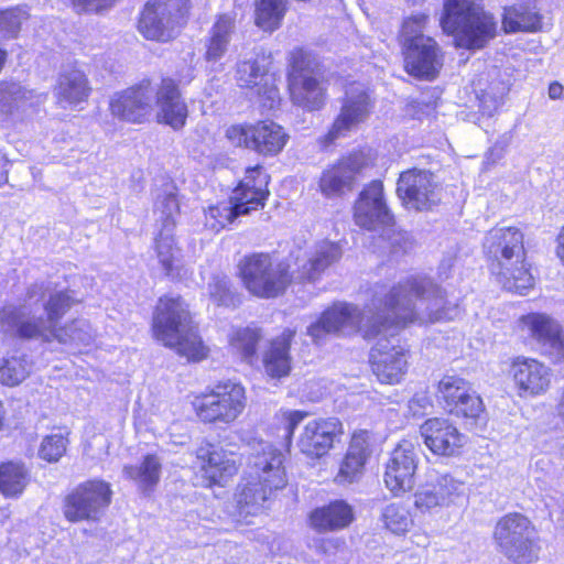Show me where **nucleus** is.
<instances>
[{
	"instance_id": "1",
	"label": "nucleus",
	"mask_w": 564,
	"mask_h": 564,
	"mask_svg": "<svg viewBox=\"0 0 564 564\" xmlns=\"http://www.w3.org/2000/svg\"><path fill=\"white\" fill-rule=\"evenodd\" d=\"M458 305L447 300L441 288L424 275H410L387 290L375 291L370 303L362 310L355 304L337 302L326 308L319 318L307 327V335L319 345L328 335L377 338L388 322L430 324L453 319Z\"/></svg>"
},
{
	"instance_id": "2",
	"label": "nucleus",
	"mask_w": 564,
	"mask_h": 564,
	"mask_svg": "<svg viewBox=\"0 0 564 564\" xmlns=\"http://www.w3.org/2000/svg\"><path fill=\"white\" fill-rule=\"evenodd\" d=\"M341 257L338 243L324 240L314 251L302 259L297 272H290V265L269 253H252L239 262V271L247 290L258 297L271 299L282 294L291 281L315 280L327 267Z\"/></svg>"
},
{
	"instance_id": "3",
	"label": "nucleus",
	"mask_w": 564,
	"mask_h": 564,
	"mask_svg": "<svg viewBox=\"0 0 564 564\" xmlns=\"http://www.w3.org/2000/svg\"><path fill=\"white\" fill-rule=\"evenodd\" d=\"M47 289L44 283H35L28 289L22 305H6L0 311L1 327L20 338L51 344L58 322L79 300L74 292L62 290L42 301Z\"/></svg>"
},
{
	"instance_id": "4",
	"label": "nucleus",
	"mask_w": 564,
	"mask_h": 564,
	"mask_svg": "<svg viewBox=\"0 0 564 564\" xmlns=\"http://www.w3.org/2000/svg\"><path fill=\"white\" fill-rule=\"evenodd\" d=\"M523 239V232L517 227H495L486 234L482 243L496 281L505 290L520 295L527 294L534 284Z\"/></svg>"
},
{
	"instance_id": "5",
	"label": "nucleus",
	"mask_w": 564,
	"mask_h": 564,
	"mask_svg": "<svg viewBox=\"0 0 564 564\" xmlns=\"http://www.w3.org/2000/svg\"><path fill=\"white\" fill-rule=\"evenodd\" d=\"M249 477L237 500L239 514L243 517L261 512L272 494L285 487L282 452L271 443L259 442L252 454Z\"/></svg>"
},
{
	"instance_id": "6",
	"label": "nucleus",
	"mask_w": 564,
	"mask_h": 564,
	"mask_svg": "<svg viewBox=\"0 0 564 564\" xmlns=\"http://www.w3.org/2000/svg\"><path fill=\"white\" fill-rule=\"evenodd\" d=\"M354 209L356 225L369 231L381 230L373 246V252L397 259L408 251L410 246L408 234L394 228L393 216L387 206L381 182L373 181L365 187Z\"/></svg>"
},
{
	"instance_id": "7",
	"label": "nucleus",
	"mask_w": 564,
	"mask_h": 564,
	"mask_svg": "<svg viewBox=\"0 0 564 564\" xmlns=\"http://www.w3.org/2000/svg\"><path fill=\"white\" fill-rule=\"evenodd\" d=\"M152 326L156 339L174 348L180 356L191 361L206 358L208 349L192 325L187 304L181 297H161Z\"/></svg>"
},
{
	"instance_id": "8",
	"label": "nucleus",
	"mask_w": 564,
	"mask_h": 564,
	"mask_svg": "<svg viewBox=\"0 0 564 564\" xmlns=\"http://www.w3.org/2000/svg\"><path fill=\"white\" fill-rule=\"evenodd\" d=\"M441 25L454 35L457 46L471 50L484 47L495 36L497 24L479 0H446Z\"/></svg>"
},
{
	"instance_id": "9",
	"label": "nucleus",
	"mask_w": 564,
	"mask_h": 564,
	"mask_svg": "<svg viewBox=\"0 0 564 564\" xmlns=\"http://www.w3.org/2000/svg\"><path fill=\"white\" fill-rule=\"evenodd\" d=\"M267 185L268 176L261 166L247 169L245 178L235 188L230 199L212 205L205 210V226L219 231L237 217L262 208L268 195Z\"/></svg>"
},
{
	"instance_id": "10",
	"label": "nucleus",
	"mask_w": 564,
	"mask_h": 564,
	"mask_svg": "<svg viewBox=\"0 0 564 564\" xmlns=\"http://www.w3.org/2000/svg\"><path fill=\"white\" fill-rule=\"evenodd\" d=\"M192 404L202 422L228 425L245 411L246 390L242 384L231 380L218 382L196 395Z\"/></svg>"
},
{
	"instance_id": "11",
	"label": "nucleus",
	"mask_w": 564,
	"mask_h": 564,
	"mask_svg": "<svg viewBox=\"0 0 564 564\" xmlns=\"http://www.w3.org/2000/svg\"><path fill=\"white\" fill-rule=\"evenodd\" d=\"M189 0H149L141 12L138 30L150 41L166 43L186 22Z\"/></svg>"
},
{
	"instance_id": "12",
	"label": "nucleus",
	"mask_w": 564,
	"mask_h": 564,
	"mask_svg": "<svg viewBox=\"0 0 564 564\" xmlns=\"http://www.w3.org/2000/svg\"><path fill=\"white\" fill-rule=\"evenodd\" d=\"M411 323H397L388 318L386 327L377 337L376 345L371 348L370 362L372 371L382 383H399L406 373L409 361L408 350L400 345L395 336V327H404ZM421 325L420 323H416Z\"/></svg>"
},
{
	"instance_id": "13",
	"label": "nucleus",
	"mask_w": 564,
	"mask_h": 564,
	"mask_svg": "<svg viewBox=\"0 0 564 564\" xmlns=\"http://www.w3.org/2000/svg\"><path fill=\"white\" fill-rule=\"evenodd\" d=\"M289 62L288 80L293 104L307 110L321 109L325 104V88L314 76L315 58L303 48H294Z\"/></svg>"
},
{
	"instance_id": "14",
	"label": "nucleus",
	"mask_w": 564,
	"mask_h": 564,
	"mask_svg": "<svg viewBox=\"0 0 564 564\" xmlns=\"http://www.w3.org/2000/svg\"><path fill=\"white\" fill-rule=\"evenodd\" d=\"M495 539L513 564H532L538 560L534 529L522 514L510 513L500 519L495 529Z\"/></svg>"
},
{
	"instance_id": "15",
	"label": "nucleus",
	"mask_w": 564,
	"mask_h": 564,
	"mask_svg": "<svg viewBox=\"0 0 564 564\" xmlns=\"http://www.w3.org/2000/svg\"><path fill=\"white\" fill-rule=\"evenodd\" d=\"M225 137L234 147L252 150L265 156L279 154L289 140L283 127L270 120L254 124H231L226 128Z\"/></svg>"
},
{
	"instance_id": "16",
	"label": "nucleus",
	"mask_w": 564,
	"mask_h": 564,
	"mask_svg": "<svg viewBox=\"0 0 564 564\" xmlns=\"http://www.w3.org/2000/svg\"><path fill=\"white\" fill-rule=\"evenodd\" d=\"M111 489L104 480H88L76 487L64 501L63 512L72 522L98 520L111 501Z\"/></svg>"
},
{
	"instance_id": "17",
	"label": "nucleus",
	"mask_w": 564,
	"mask_h": 564,
	"mask_svg": "<svg viewBox=\"0 0 564 564\" xmlns=\"http://www.w3.org/2000/svg\"><path fill=\"white\" fill-rule=\"evenodd\" d=\"M419 462L420 445L411 440H402L389 454L384 464L383 481L394 496L413 489Z\"/></svg>"
},
{
	"instance_id": "18",
	"label": "nucleus",
	"mask_w": 564,
	"mask_h": 564,
	"mask_svg": "<svg viewBox=\"0 0 564 564\" xmlns=\"http://www.w3.org/2000/svg\"><path fill=\"white\" fill-rule=\"evenodd\" d=\"M398 196L408 209L429 210L441 200L440 186L433 173L411 169L400 174L397 185Z\"/></svg>"
},
{
	"instance_id": "19",
	"label": "nucleus",
	"mask_w": 564,
	"mask_h": 564,
	"mask_svg": "<svg viewBox=\"0 0 564 564\" xmlns=\"http://www.w3.org/2000/svg\"><path fill=\"white\" fill-rule=\"evenodd\" d=\"M155 208L164 216L162 228L155 238L158 259L167 275L173 276L180 263V249L174 242V215L178 212V202L171 186L158 194Z\"/></svg>"
},
{
	"instance_id": "20",
	"label": "nucleus",
	"mask_w": 564,
	"mask_h": 564,
	"mask_svg": "<svg viewBox=\"0 0 564 564\" xmlns=\"http://www.w3.org/2000/svg\"><path fill=\"white\" fill-rule=\"evenodd\" d=\"M371 107L370 97L364 85L351 84L346 90L340 112L324 138V144L328 145L335 140L356 131L369 117Z\"/></svg>"
},
{
	"instance_id": "21",
	"label": "nucleus",
	"mask_w": 564,
	"mask_h": 564,
	"mask_svg": "<svg viewBox=\"0 0 564 564\" xmlns=\"http://www.w3.org/2000/svg\"><path fill=\"white\" fill-rule=\"evenodd\" d=\"M464 488L452 475L431 471L414 494V507L420 512L448 507L464 496Z\"/></svg>"
},
{
	"instance_id": "22",
	"label": "nucleus",
	"mask_w": 564,
	"mask_h": 564,
	"mask_svg": "<svg viewBox=\"0 0 564 564\" xmlns=\"http://www.w3.org/2000/svg\"><path fill=\"white\" fill-rule=\"evenodd\" d=\"M519 326L539 345L542 355L553 362L564 361V335L553 317L544 313H529L520 317Z\"/></svg>"
},
{
	"instance_id": "23",
	"label": "nucleus",
	"mask_w": 564,
	"mask_h": 564,
	"mask_svg": "<svg viewBox=\"0 0 564 564\" xmlns=\"http://www.w3.org/2000/svg\"><path fill=\"white\" fill-rule=\"evenodd\" d=\"M369 164L364 152H354L325 169L319 178V191L327 197H339L352 188L356 176Z\"/></svg>"
},
{
	"instance_id": "24",
	"label": "nucleus",
	"mask_w": 564,
	"mask_h": 564,
	"mask_svg": "<svg viewBox=\"0 0 564 564\" xmlns=\"http://www.w3.org/2000/svg\"><path fill=\"white\" fill-rule=\"evenodd\" d=\"M154 87L142 83L116 94L110 101L111 113L131 123H142L154 109Z\"/></svg>"
},
{
	"instance_id": "25",
	"label": "nucleus",
	"mask_w": 564,
	"mask_h": 564,
	"mask_svg": "<svg viewBox=\"0 0 564 564\" xmlns=\"http://www.w3.org/2000/svg\"><path fill=\"white\" fill-rule=\"evenodd\" d=\"M437 392L445 409L457 416L477 417L482 411V401L468 381L457 376H445L438 382Z\"/></svg>"
},
{
	"instance_id": "26",
	"label": "nucleus",
	"mask_w": 564,
	"mask_h": 564,
	"mask_svg": "<svg viewBox=\"0 0 564 564\" xmlns=\"http://www.w3.org/2000/svg\"><path fill=\"white\" fill-rule=\"evenodd\" d=\"M509 373L513 380L518 395L521 398L544 394L551 386V369L534 358H514L511 362Z\"/></svg>"
},
{
	"instance_id": "27",
	"label": "nucleus",
	"mask_w": 564,
	"mask_h": 564,
	"mask_svg": "<svg viewBox=\"0 0 564 564\" xmlns=\"http://www.w3.org/2000/svg\"><path fill=\"white\" fill-rule=\"evenodd\" d=\"M406 72L420 79L433 80L443 67V53L432 37H419L404 48Z\"/></svg>"
},
{
	"instance_id": "28",
	"label": "nucleus",
	"mask_w": 564,
	"mask_h": 564,
	"mask_svg": "<svg viewBox=\"0 0 564 564\" xmlns=\"http://www.w3.org/2000/svg\"><path fill=\"white\" fill-rule=\"evenodd\" d=\"M424 445L436 456L453 457L460 453L466 436L448 419H427L420 426Z\"/></svg>"
},
{
	"instance_id": "29",
	"label": "nucleus",
	"mask_w": 564,
	"mask_h": 564,
	"mask_svg": "<svg viewBox=\"0 0 564 564\" xmlns=\"http://www.w3.org/2000/svg\"><path fill=\"white\" fill-rule=\"evenodd\" d=\"M269 65V56L257 53L238 63L236 79L240 87L256 88V93L264 100L263 106L272 108L279 98V91L270 80Z\"/></svg>"
},
{
	"instance_id": "30",
	"label": "nucleus",
	"mask_w": 564,
	"mask_h": 564,
	"mask_svg": "<svg viewBox=\"0 0 564 564\" xmlns=\"http://www.w3.org/2000/svg\"><path fill=\"white\" fill-rule=\"evenodd\" d=\"M343 434V424L336 417L317 419L305 424L300 434L297 446L305 456L321 458L334 445L335 440Z\"/></svg>"
},
{
	"instance_id": "31",
	"label": "nucleus",
	"mask_w": 564,
	"mask_h": 564,
	"mask_svg": "<svg viewBox=\"0 0 564 564\" xmlns=\"http://www.w3.org/2000/svg\"><path fill=\"white\" fill-rule=\"evenodd\" d=\"M154 90L158 122L167 124L174 130L182 129L186 122L188 111L176 83L171 78H163Z\"/></svg>"
},
{
	"instance_id": "32",
	"label": "nucleus",
	"mask_w": 564,
	"mask_h": 564,
	"mask_svg": "<svg viewBox=\"0 0 564 564\" xmlns=\"http://www.w3.org/2000/svg\"><path fill=\"white\" fill-rule=\"evenodd\" d=\"M371 435L361 430L352 434L347 453L335 476L338 485L358 482L365 473V466L371 455Z\"/></svg>"
},
{
	"instance_id": "33",
	"label": "nucleus",
	"mask_w": 564,
	"mask_h": 564,
	"mask_svg": "<svg viewBox=\"0 0 564 564\" xmlns=\"http://www.w3.org/2000/svg\"><path fill=\"white\" fill-rule=\"evenodd\" d=\"M90 90L91 88L85 73L74 66H69L59 73L54 95L62 108H77L87 101Z\"/></svg>"
},
{
	"instance_id": "34",
	"label": "nucleus",
	"mask_w": 564,
	"mask_h": 564,
	"mask_svg": "<svg viewBox=\"0 0 564 564\" xmlns=\"http://www.w3.org/2000/svg\"><path fill=\"white\" fill-rule=\"evenodd\" d=\"M355 520L354 508L345 500L337 499L317 507L308 514V524L318 533L340 531Z\"/></svg>"
},
{
	"instance_id": "35",
	"label": "nucleus",
	"mask_w": 564,
	"mask_h": 564,
	"mask_svg": "<svg viewBox=\"0 0 564 564\" xmlns=\"http://www.w3.org/2000/svg\"><path fill=\"white\" fill-rule=\"evenodd\" d=\"M197 458L202 460V470L209 485L224 486L238 470L235 456L214 446L200 447Z\"/></svg>"
},
{
	"instance_id": "36",
	"label": "nucleus",
	"mask_w": 564,
	"mask_h": 564,
	"mask_svg": "<svg viewBox=\"0 0 564 564\" xmlns=\"http://www.w3.org/2000/svg\"><path fill=\"white\" fill-rule=\"evenodd\" d=\"M295 330L284 329L281 335L273 338L263 351L262 364L265 373L272 379H281L289 376L292 358L290 355L291 343Z\"/></svg>"
},
{
	"instance_id": "37",
	"label": "nucleus",
	"mask_w": 564,
	"mask_h": 564,
	"mask_svg": "<svg viewBox=\"0 0 564 564\" xmlns=\"http://www.w3.org/2000/svg\"><path fill=\"white\" fill-rule=\"evenodd\" d=\"M162 459L154 454H148L139 465L124 466L122 473L127 479L133 480L143 492H149L160 481Z\"/></svg>"
},
{
	"instance_id": "38",
	"label": "nucleus",
	"mask_w": 564,
	"mask_h": 564,
	"mask_svg": "<svg viewBox=\"0 0 564 564\" xmlns=\"http://www.w3.org/2000/svg\"><path fill=\"white\" fill-rule=\"evenodd\" d=\"M43 101V96L17 83H0V113L33 107Z\"/></svg>"
},
{
	"instance_id": "39",
	"label": "nucleus",
	"mask_w": 564,
	"mask_h": 564,
	"mask_svg": "<svg viewBox=\"0 0 564 564\" xmlns=\"http://www.w3.org/2000/svg\"><path fill=\"white\" fill-rule=\"evenodd\" d=\"M32 368L33 362L26 354L18 350L7 352L0 357V383L19 386L30 376Z\"/></svg>"
},
{
	"instance_id": "40",
	"label": "nucleus",
	"mask_w": 564,
	"mask_h": 564,
	"mask_svg": "<svg viewBox=\"0 0 564 564\" xmlns=\"http://www.w3.org/2000/svg\"><path fill=\"white\" fill-rule=\"evenodd\" d=\"M96 337V332L90 323L84 318H77L63 327H57L52 336V343L57 341L72 347H87Z\"/></svg>"
},
{
	"instance_id": "41",
	"label": "nucleus",
	"mask_w": 564,
	"mask_h": 564,
	"mask_svg": "<svg viewBox=\"0 0 564 564\" xmlns=\"http://www.w3.org/2000/svg\"><path fill=\"white\" fill-rule=\"evenodd\" d=\"M502 26L506 32H536L542 29V17L533 9L520 7L505 8Z\"/></svg>"
},
{
	"instance_id": "42",
	"label": "nucleus",
	"mask_w": 564,
	"mask_h": 564,
	"mask_svg": "<svg viewBox=\"0 0 564 564\" xmlns=\"http://www.w3.org/2000/svg\"><path fill=\"white\" fill-rule=\"evenodd\" d=\"M254 23L264 32L279 29L285 17L289 0H256Z\"/></svg>"
},
{
	"instance_id": "43",
	"label": "nucleus",
	"mask_w": 564,
	"mask_h": 564,
	"mask_svg": "<svg viewBox=\"0 0 564 564\" xmlns=\"http://www.w3.org/2000/svg\"><path fill=\"white\" fill-rule=\"evenodd\" d=\"M28 481V470L22 464L8 462L0 465V491L4 497H19Z\"/></svg>"
},
{
	"instance_id": "44",
	"label": "nucleus",
	"mask_w": 564,
	"mask_h": 564,
	"mask_svg": "<svg viewBox=\"0 0 564 564\" xmlns=\"http://www.w3.org/2000/svg\"><path fill=\"white\" fill-rule=\"evenodd\" d=\"M381 519L384 527L395 535H404L414 524L409 508L401 502H391L384 506Z\"/></svg>"
},
{
	"instance_id": "45",
	"label": "nucleus",
	"mask_w": 564,
	"mask_h": 564,
	"mask_svg": "<svg viewBox=\"0 0 564 564\" xmlns=\"http://www.w3.org/2000/svg\"><path fill=\"white\" fill-rule=\"evenodd\" d=\"M261 338L258 329L246 327L232 332L229 337L231 348L240 354L242 359L252 358L257 351V345Z\"/></svg>"
},
{
	"instance_id": "46",
	"label": "nucleus",
	"mask_w": 564,
	"mask_h": 564,
	"mask_svg": "<svg viewBox=\"0 0 564 564\" xmlns=\"http://www.w3.org/2000/svg\"><path fill=\"white\" fill-rule=\"evenodd\" d=\"M28 18L26 10L20 7L0 11V41L17 37Z\"/></svg>"
},
{
	"instance_id": "47",
	"label": "nucleus",
	"mask_w": 564,
	"mask_h": 564,
	"mask_svg": "<svg viewBox=\"0 0 564 564\" xmlns=\"http://www.w3.org/2000/svg\"><path fill=\"white\" fill-rule=\"evenodd\" d=\"M67 445L68 438L63 432L50 434L42 440L39 456L48 463H56L65 454Z\"/></svg>"
},
{
	"instance_id": "48",
	"label": "nucleus",
	"mask_w": 564,
	"mask_h": 564,
	"mask_svg": "<svg viewBox=\"0 0 564 564\" xmlns=\"http://www.w3.org/2000/svg\"><path fill=\"white\" fill-rule=\"evenodd\" d=\"M208 295L218 306H235L237 299L225 275H214L208 283Z\"/></svg>"
},
{
	"instance_id": "49",
	"label": "nucleus",
	"mask_w": 564,
	"mask_h": 564,
	"mask_svg": "<svg viewBox=\"0 0 564 564\" xmlns=\"http://www.w3.org/2000/svg\"><path fill=\"white\" fill-rule=\"evenodd\" d=\"M235 33L236 15L232 13H223L217 15L207 36L229 46Z\"/></svg>"
},
{
	"instance_id": "50",
	"label": "nucleus",
	"mask_w": 564,
	"mask_h": 564,
	"mask_svg": "<svg viewBox=\"0 0 564 564\" xmlns=\"http://www.w3.org/2000/svg\"><path fill=\"white\" fill-rule=\"evenodd\" d=\"M307 416L303 411H283L276 414V420L282 425V434L284 445L289 447L292 443V437L297 425Z\"/></svg>"
},
{
	"instance_id": "51",
	"label": "nucleus",
	"mask_w": 564,
	"mask_h": 564,
	"mask_svg": "<svg viewBox=\"0 0 564 564\" xmlns=\"http://www.w3.org/2000/svg\"><path fill=\"white\" fill-rule=\"evenodd\" d=\"M204 46V59L209 68L213 72H221L224 69V65L220 61L226 55L228 46L209 36H206Z\"/></svg>"
},
{
	"instance_id": "52",
	"label": "nucleus",
	"mask_w": 564,
	"mask_h": 564,
	"mask_svg": "<svg viewBox=\"0 0 564 564\" xmlns=\"http://www.w3.org/2000/svg\"><path fill=\"white\" fill-rule=\"evenodd\" d=\"M429 17L426 14L420 13L410 17L406 19L402 26V36L404 39L403 46H408V44L419 37H426L423 34V30L427 22Z\"/></svg>"
},
{
	"instance_id": "53",
	"label": "nucleus",
	"mask_w": 564,
	"mask_h": 564,
	"mask_svg": "<svg viewBox=\"0 0 564 564\" xmlns=\"http://www.w3.org/2000/svg\"><path fill=\"white\" fill-rule=\"evenodd\" d=\"M432 400L427 392H416L408 403L409 412L413 416H422L432 408Z\"/></svg>"
},
{
	"instance_id": "54",
	"label": "nucleus",
	"mask_w": 564,
	"mask_h": 564,
	"mask_svg": "<svg viewBox=\"0 0 564 564\" xmlns=\"http://www.w3.org/2000/svg\"><path fill=\"white\" fill-rule=\"evenodd\" d=\"M77 12H99L112 6L113 0H72Z\"/></svg>"
},
{
	"instance_id": "55",
	"label": "nucleus",
	"mask_w": 564,
	"mask_h": 564,
	"mask_svg": "<svg viewBox=\"0 0 564 564\" xmlns=\"http://www.w3.org/2000/svg\"><path fill=\"white\" fill-rule=\"evenodd\" d=\"M556 254L564 265V226L562 227V229L557 236Z\"/></svg>"
},
{
	"instance_id": "56",
	"label": "nucleus",
	"mask_w": 564,
	"mask_h": 564,
	"mask_svg": "<svg viewBox=\"0 0 564 564\" xmlns=\"http://www.w3.org/2000/svg\"><path fill=\"white\" fill-rule=\"evenodd\" d=\"M563 95V86L558 83H553L549 87V96L551 99H558Z\"/></svg>"
},
{
	"instance_id": "57",
	"label": "nucleus",
	"mask_w": 564,
	"mask_h": 564,
	"mask_svg": "<svg viewBox=\"0 0 564 564\" xmlns=\"http://www.w3.org/2000/svg\"><path fill=\"white\" fill-rule=\"evenodd\" d=\"M557 413L558 415L564 420V389H563V392L561 394V398H560V401H558V404H557Z\"/></svg>"
},
{
	"instance_id": "58",
	"label": "nucleus",
	"mask_w": 564,
	"mask_h": 564,
	"mask_svg": "<svg viewBox=\"0 0 564 564\" xmlns=\"http://www.w3.org/2000/svg\"><path fill=\"white\" fill-rule=\"evenodd\" d=\"M486 102H487L486 100H482V106H481V108H482V112H484V113H487L488 116H492L494 111H495V110L497 109V107H498V104H497V101H495L494 109H490V108H489V106H487V105H486Z\"/></svg>"
},
{
	"instance_id": "59",
	"label": "nucleus",
	"mask_w": 564,
	"mask_h": 564,
	"mask_svg": "<svg viewBox=\"0 0 564 564\" xmlns=\"http://www.w3.org/2000/svg\"><path fill=\"white\" fill-rule=\"evenodd\" d=\"M7 59V52L4 50L0 48V70L2 69V66Z\"/></svg>"
},
{
	"instance_id": "60",
	"label": "nucleus",
	"mask_w": 564,
	"mask_h": 564,
	"mask_svg": "<svg viewBox=\"0 0 564 564\" xmlns=\"http://www.w3.org/2000/svg\"><path fill=\"white\" fill-rule=\"evenodd\" d=\"M9 517H10L9 507L2 508L1 509V519L4 520V519H8Z\"/></svg>"
},
{
	"instance_id": "61",
	"label": "nucleus",
	"mask_w": 564,
	"mask_h": 564,
	"mask_svg": "<svg viewBox=\"0 0 564 564\" xmlns=\"http://www.w3.org/2000/svg\"><path fill=\"white\" fill-rule=\"evenodd\" d=\"M3 419H4V410H3L2 402L0 401V430L2 429V425H3Z\"/></svg>"
},
{
	"instance_id": "62",
	"label": "nucleus",
	"mask_w": 564,
	"mask_h": 564,
	"mask_svg": "<svg viewBox=\"0 0 564 564\" xmlns=\"http://www.w3.org/2000/svg\"><path fill=\"white\" fill-rule=\"evenodd\" d=\"M338 540H327L325 541L324 543H327V544H338Z\"/></svg>"
}]
</instances>
